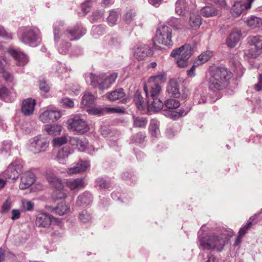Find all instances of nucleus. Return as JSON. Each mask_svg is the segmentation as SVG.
I'll return each instance as SVG.
<instances>
[{
	"label": "nucleus",
	"instance_id": "obj_1",
	"mask_svg": "<svg viewBox=\"0 0 262 262\" xmlns=\"http://www.w3.org/2000/svg\"><path fill=\"white\" fill-rule=\"evenodd\" d=\"M231 77V73L226 68H217L212 72L208 81V87L213 91H219L225 88L229 80Z\"/></svg>",
	"mask_w": 262,
	"mask_h": 262
},
{
	"label": "nucleus",
	"instance_id": "obj_2",
	"mask_svg": "<svg viewBox=\"0 0 262 262\" xmlns=\"http://www.w3.org/2000/svg\"><path fill=\"white\" fill-rule=\"evenodd\" d=\"M200 246L203 249L216 250L221 251L223 250L225 241L222 236H217L214 234L208 237L199 236Z\"/></svg>",
	"mask_w": 262,
	"mask_h": 262
},
{
	"label": "nucleus",
	"instance_id": "obj_3",
	"mask_svg": "<svg viewBox=\"0 0 262 262\" xmlns=\"http://www.w3.org/2000/svg\"><path fill=\"white\" fill-rule=\"evenodd\" d=\"M29 150L33 154H37L44 152L49 146V140L42 135L36 136L30 140Z\"/></svg>",
	"mask_w": 262,
	"mask_h": 262
},
{
	"label": "nucleus",
	"instance_id": "obj_4",
	"mask_svg": "<svg viewBox=\"0 0 262 262\" xmlns=\"http://www.w3.org/2000/svg\"><path fill=\"white\" fill-rule=\"evenodd\" d=\"M250 48L245 53L250 57L256 58L262 53V36H251L248 38Z\"/></svg>",
	"mask_w": 262,
	"mask_h": 262
},
{
	"label": "nucleus",
	"instance_id": "obj_5",
	"mask_svg": "<svg viewBox=\"0 0 262 262\" xmlns=\"http://www.w3.org/2000/svg\"><path fill=\"white\" fill-rule=\"evenodd\" d=\"M158 43L165 46H171L172 29L166 26H161L156 31L155 43Z\"/></svg>",
	"mask_w": 262,
	"mask_h": 262
},
{
	"label": "nucleus",
	"instance_id": "obj_6",
	"mask_svg": "<svg viewBox=\"0 0 262 262\" xmlns=\"http://www.w3.org/2000/svg\"><path fill=\"white\" fill-rule=\"evenodd\" d=\"M47 179L54 188L53 196L56 199H63L67 197L66 191L60 179L57 178L52 174H47Z\"/></svg>",
	"mask_w": 262,
	"mask_h": 262
},
{
	"label": "nucleus",
	"instance_id": "obj_7",
	"mask_svg": "<svg viewBox=\"0 0 262 262\" xmlns=\"http://www.w3.org/2000/svg\"><path fill=\"white\" fill-rule=\"evenodd\" d=\"M117 76V74L116 73L110 74L105 77L100 76H96L92 74L90 78L93 85H98L100 89H106L115 82Z\"/></svg>",
	"mask_w": 262,
	"mask_h": 262
},
{
	"label": "nucleus",
	"instance_id": "obj_8",
	"mask_svg": "<svg viewBox=\"0 0 262 262\" xmlns=\"http://www.w3.org/2000/svg\"><path fill=\"white\" fill-rule=\"evenodd\" d=\"M39 34V31L37 29L26 28L21 37V41L25 43L29 44L30 46H34L40 38Z\"/></svg>",
	"mask_w": 262,
	"mask_h": 262
},
{
	"label": "nucleus",
	"instance_id": "obj_9",
	"mask_svg": "<svg viewBox=\"0 0 262 262\" xmlns=\"http://www.w3.org/2000/svg\"><path fill=\"white\" fill-rule=\"evenodd\" d=\"M254 0H247L246 2L236 1L234 3L231 9L230 12L234 17L239 16L245 10L251 8Z\"/></svg>",
	"mask_w": 262,
	"mask_h": 262
},
{
	"label": "nucleus",
	"instance_id": "obj_10",
	"mask_svg": "<svg viewBox=\"0 0 262 262\" xmlns=\"http://www.w3.org/2000/svg\"><path fill=\"white\" fill-rule=\"evenodd\" d=\"M23 166L20 163H11L4 172L6 179L15 180L18 179L22 171Z\"/></svg>",
	"mask_w": 262,
	"mask_h": 262
},
{
	"label": "nucleus",
	"instance_id": "obj_11",
	"mask_svg": "<svg viewBox=\"0 0 262 262\" xmlns=\"http://www.w3.org/2000/svg\"><path fill=\"white\" fill-rule=\"evenodd\" d=\"M61 116L60 111L47 110L43 112L39 116V119L43 123L58 120Z\"/></svg>",
	"mask_w": 262,
	"mask_h": 262
},
{
	"label": "nucleus",
	"instance_id": "obj_12",
	"mask_svg": "<svg viewBox=\"0 0 262 262\" xmlns=\"http://www.w3.org/2000/svg\"><path fill=\"white\" fill-rule=\"evenodd\" d=\"M192 49L189 45H185L181 47L173 50L171 53V56L176 57L177 56L188 59L191 56Z\"/></svg>",
	"mask_w": 262,
	"mask_h": 262
},
{
	"label": "nucleus",
	"instance_id": "obj_13",
	"mask_svg": "<svg viewBox=\"0 0 262 262\" xmlns=\"http://www.w3.org/2000/svg\"><path fill=\"white\" fill-rule=\"evenodd\" d=\"M144 90L147 98L149 108L154 111H158L162 109L163 106V103L161 100L158 97H149L147 88L146 85L144 86Z\"/></svg>",
	"mask_w": 262,
	"mask_h": 262
},
{
	"label": "nucleus",
	"instance_id": "obj_14",
	"mask_svg": "<svg viewBox=\"0 0 262 262\" xmlns=\"http://www.w3.org/2000/svg\"><path fill=\"white\" fill-rule=\"evenodd\" d=\"M241 36V30L236 28L233 29L226 39V45L230 48L235 47L240 40Z\"/></svg>",
	"mask_w": 262,
	"mask_h": 262
},
{
	"label": "nucleus",
	"instance_id": "obj_15",
	"mask_svg": "<svg viewBox=\"0 0 262 262\" xmlns=\"http://www.w3.org/2000/svg\"><path fill=\"white\" fill-rule=\"evenodd\" d=\"M35 181L34 173L30 171H26L21 178L19 187L20 189L24 190L29 188Z\"/></svg>",
	"mask_w": 262,
	"mask_h": 262
},
{
	"label": "nucleus",
	"instance_id": "obj_16",
	"mask_svg": "<svg viewBox=\"0 0 262 262\" xmlns=\"http://www.w3.org/2000/svg\"><path fill=\"white\" fill-rule=\"evenodd\" d=\"M68 128L77 133L82 130V119L80 116L76 115L67 121Z\"/></svg>",
	"mask_w": 262,
	"mask_h": 262
},
{
	"label": "nucleus",
	"instance_id": "obj_17",
	"mask_svg": "<svg viewBox=\"0 0 262 262\" xmlns=\"http://www.w3.org/2000/svg\"><path fill=\"white\" fill-rule=\"evenodd\" d=\"M35 105L36 101L32 98H29L24 100L21 108V112L25 116L33 114Z\"/></svg>",
	"mask_w": 262,
	"mask_h": 262
},
{
	"label": "nucleus",
	"instance_id": "obj_18",
	"mask_svg": "<svg viewBox=\"0 0 262 262\" xmlns=\"http://www.w3.org/2000/svg\"><path fill=\"white\" fill-rule=\"evenodd\" d=\"M151 50L147 45H143L137 47L134 52V56L137 59L141 60L151 54Z\"/></svg>",
	"mask_w": 262,
	"mask_h": 262
},
{
	"label": "nucleus",
	"instance_id": "obj_19",
	"mask_svg": "<svg viewBox=\"0 0 262 262\" xmlns=\"http://www.w3.org/2000/svg\"><path fill=\"white\" fill-rule=\"evenodd\" d=\"M8 53L15 59L19 66H24L28 62V58L25 54L13 49H9Z\"/></svg>",
	"mask_w": 262,
	"mask_h": 262
},
{
	"label": "nucleus",
	"instance_id": "obj_20",
	"mask_svg": "<svg viewBox=\"0 0 262 262\" xmlns=\"http://www.w3.org/2000/svg\"><path fill=\"white\" fill-rule=\"evenodd\" d=\"M167 91L171 96L175 97H179L180 96V87L178 82L176 79H171L169 81Z\"/></svg>",
	"mask_w": 262,
	"mask_h": 262
},
{
	"label": "nucleus",
	"instance_id": "obj_21",
	"mask_svg": "<svg viewBox=\"0 0 262 262\" xmlns=\"http://www.w3.org/2000/svg\"><path fill=\"white\" fill-rule=\"evenodd\" d=\"M51 223V216L46 213L38 214L36 220V225L38 227L46 228L49 227Z\"/></svg>",
	"mask_w": 262,
	"mask_h": 262
},
{
	"label": "nucleus",
	"instance_id": "obj_22",
	"mask_svg": "<svg viewBox=\"0 0 262 262\" xmlns=\"http://www.w3.org/2000/svg\"><path fill=\"white\" fill-rule=\"evenodd\" d=\"M202 23L201 16L195 12H191L188 20L189 28L196 29L200 27Z\"/></svg>",
	"mask_w": 262,
	"mask_h": 262
},
{
	"label": "nucleus",
	"instance_id": "obj_23",
	"mask_svg": "<svg viewBox=\"0 0 262 262\" xmlns=\"http://www.w3.org/2000/svg\"><path fill=\"white\" fill-rule=\"evenodd\" d=\"M66 34L70 40H75L80 38L81 31L78 26H75L67 29Z\"/></svg>",
	"mask_w": 262,
	"mask_h": 262
},
{
	"label": "nucleus",
	"instance_id": "obj_24",
	"mask_svg": "<svg viewBox=\"0 0 262 262\" xmlns=\"http://www.w3.org/2000/svg\"><path fill=\"white\" fill-rule=\"evenodd\" d=\"M105 96L109 101H115L123 98L125 96V93L123 89L120 88L107 93Z\"/></svg>",
	"mask_w": 262,
	"mask_h": 262
},
{
	"label": "nucleus",
	"instance_id": "obj_25",
	"mask_svg": "<svg viewBox=\"0 0 262 262\" xmlns=\"http://www.w3.org/2000/svg\"><path fill=\"white\" fill-rule=\"evenodd\" d=\"M72 150L69 146H64L59 150L57 154V160L60 163L64 164L66 159L72 154Z\"/></svg>",
	"mask_w": 262,
	"mask_h": 262
},
{
	"label": "nucleus",
	"instance_id": "obj_26",
	"mask_svg": "<svg viewBox=\"0 0 262 262\" xmlns=\"http://www.w3.org/2000/svg\"><path fill=\"white\" fill-rule=\"evenodd\" d=\"M201 14L206 17H212L218 14V11L214 7L206 6L201 9Z\"/></svg>",
	"mask_w": 262,
	"mask_h": 262
},
{
	"label": "nucleus",
	"instance_id": "obj_27",
	"mask_svg": "<svg viewBox=\"0 0 262 262\" xmlns=\"http://www.w3.org/2000/svg\"><path fill=\"white\" fill-rule=\"evenodd\" d=\"M247 25L254 29L262 26V18L251 16L247 20Z\"/></svg>",
	"mask_w": 262,
	"mask_h": 262
},
{
	"label": "nucleus",
	"instance_id": "obj_28",
	"mask_svg": "<svg viewBox=\"0 0 262 262\" xmlns=\"http://www.w3.org/2000/svg\"><path fill=\"white\" fill-rule=\"evenodd\" d=\"M187 11L185 0H178L176 3V12L179 15H184Z\"/></svg>",
	"mask_w": 262,
	"mask_h": 262
},
{
	"label": "nucleus",
	"instance_id": "obj_29",
	"mask_svg": "<svg viewBox=\"0 0 262 262\" xmlns=\"http://www.w3.org/2000/svg\"><path fill=\"white\" fill-rule=\"evenodd\" d=\"M212 52L210 51H207L202 53L198 57V59L195 61V64L197 66H199L207 62L212 56Z\"/></svg>",
	"mask_w": 262,
	"mask_h": 262
},
{
	"label": "nucleus",
	"instance_id": "obj_30",
	"mask_svg": "<svg viewBox=\"0 0 262 262\" xmlns=\"http://www.w3.org/2000/svg\"><path fill=\"white\" fill-rule=\"evenodd\" d=\"M45 129L49 135H57L61 131V126L56 124H48L45 126Z\"/></svg>",
	"mask_w": 262,
	"mask_h": 262
},
{
	"label": "nucleus",
	"instance_id": "obj_31",
	"mask_svg": "<svg viewBox=\"0 0 262 262\" xmlns=\"http://www.w3.org/2000/svg\"><path fill=\"white\" fill-rule=\"evenodd\" d=\"M70 207L67 204H66L63 201L58 203L57 206L54 209V212L55 213L59 214V215H62L66 213L69 211Z\"/></svg>",
	"mask_w": 262,
	"mask_h": 262
},
{
	"label": "nucleus",
	"instance_id": "obj_32",
	"mask_svg": "<svg viewBox=\"0 0 262 262\" xmlns=\"http://www.w3.org/2000/svg\"><path fill=\"white\" fill-rule=\"evenodd\" d=\"M149 86H150L151 88L150 95H148L149 97H158L161 90V86L159 85V83L149 84Z\"/></svg>",
	"mask_w": 262,
	"mask_h": 262
},
{
	"label": "nucleus",
	"instance_id": "obj_33",
	"mask_svg": "<svg viewBox=\"0 0 262 262\" xmlns=\"http://www.w3.org/2000/svg\"><path fill=\"white\" fill-rule=\"evenodd\" d=\"M82 184V178L70 180L66 182V185L71 190H74Z\"/></svg>",
	"mask_w": 262,
	"mask_h": 262
},
{
	"label": "nucleus",
	"instance_id": "obj_34",
	"mask_svg": "<svg viewBox=\"0 0 262 262\" xmlns=\"http://www.w3.org/2000/svg\"><path fill=\"white\" fill-rule=\"evenodd\" d=\"M165 75L164 74H160L156 76H154L149 78L148 80V84L159 83V85L165 80Z\"/></svg>",
	"mask_w": 262,
	"mask_h": 262
},
{
	"label": "nucleus",
	"instance_id": "obj_35",
	"mask_svg": "<svg viewBox=\"0 0 262 262\" xmlns=\"http://www.w3.org/2000/svg\"><path fill=\"white\" fill-rule=\"evenodd\" d=\"M82 171V161L80 160L76 164V166L73 167L69 168L67 170V173L69 176L76 174L80 173Z\"/></svg>",
	"mask_w": 262,
	"mask_h": 262
},
{
	"label": "nucleus",
	"instance_id": "obj_36",
	"mask_svg": "<svg viewBox=\"0 0 262 262\" xmlns=\"http://www.w3.org/2000/svg\"><path fill=\"white\" fill-rule=\"evenodd\" d=\"M159 122L155 120H152L149 125V131L152 136H157L159 132Z\"/></svg>",
	"mask_w": 262,
	"mask_h": 262
},
{
	"label": "nucleus",
	"instance_id": "obj_37",
	"mask_svg": "<svg viewBox=\"0 0 262 262\" xmlns=\"http://www.w3.org/2000/svg\"><path fill=\"white\" fill-rule=\"evenodd\" d=\"M134 126L137 127H145L147 124V120L145 118L134 117Z\"/></svg>",
	"mask_w": 262,
	"mask_h": 262
},
{
	"label": "nucleus",
	"instance_id": "obj_38",
	"mask_svg": "<svg viewBox=\"0 0 262 262\" xmlns=\"http://www.w3.org/2000/svg\"><path fill=\"white\" fill-rule=\"evenodd\" d=\"M22 208L24 211H32L34 209L35 204L31 201L23 200L21 201Z\"/></svg>",
	"mask_w": 262,
	"mask_h": 262
},
{
	"label": "nucleus",
	"instance_id": "obj_39",
	"mask_svg": "<svg viewBox=\"0 0 262 262\" xmlns=\"http://www.w3.org/2000/svg\"><path fill=\"white\" fill-rule=\"evenodd\" d=\"M95 98L94 96L90 92H86L85 93L83 97V104L85 101V105H89L93 104L94 102Z\"/></svg>",
	"mask_w": 262,
	"mask_h": 262
},
{
	"label": "nucleus",
	"instance_id": "obj_40",
	"mask_svg": "<svg viewBox=\"0 0 262 262\" xmlns=\"http://www.w3.org/2000/svg\"><path fill=\"white\" fill-rule=\"evenodd\" d=\"M165 105L167 108L173 109L178 107L180 106V103L179 101L177 100L170 99L165 102Z\"/></svg>",
	"mask_w": 262,
	"mask_h": 262
},
{
	"label": "nucleus",
	"instance_id": "obj_41",
	"mask_svg": "<svg viewBox=\"0 0 262 262\" xmlns=\"http://www.w3.org/2000/svg\"><path fill=\"white\" fill-rule=\"evenodd\" d=\"M117 14L114 11H111L110 13V15L108 16L107 19L108 23L111 26H113L115 24L117 20Z\"/></svg>",
	"mask_w": 262,
	"mask_h": 262
},
{
	"label": "nucleus",
	"instance_id": "obj_42",
	"mask_svg": "<svg viewBox=\"0 0 262 262\" xmlns=\"http://www.w3.org/2000/svg\"><path fill=\"white\" fill-rule=\"evenodd\" d=\"M104 111H105L108 113L115 114V113H124V110L120 107H106L104 108Z\"/></svg>",
	"mask_w": 262,
	"mask_h": 262
},
{
	"label": "nucleus",
	"instance_id": "obj_43",
	"mask_svg": "<svg viewBox=\"0 0 262 262\" xmlns=\"http://www.w3.org/2000/svg\"><path fill=\"white\" fill-rule=\"evenodd\" d=\"M176 62L178 66L181 68H184L186 67L188 64V61L187 59L179 57L176 59Z\"/></svg>",
	"mask_w": 262,
	"mask_h": 262
},
{
	"label": "nucleus",
	"instance_id": "obj_44",
	"mask_svg": "<svg viewBox=\"0 0 262 262\" xmlns=\"http://www.w3.org/2000/svg\"><path fill=\"white\" fill-rule=\"evenodd\" d=\"M11 201L9 198H7L6 200L3 204L2 206V213H6L11 208Z\"/></svg>",
	"mask_w": 262,
	"mask_h": 262
},
{
	"label": "nucleus",
	"instance_id": "obj_45",
	"mask_svg": "<svg viewBox=\"0 0 262 262\" xmlns=\"http://www.w3.org/2000/svg\"><path fill=\"white\" fill-rule=\"evenodd\" d=\"M104 109L100 107H92L86 110V112L91 115H100L102 113Z\"/></svg>",
	"mask_w": 262,
	"mask_h": 262
},
{
	"label": "nucleus",
	"instance_id": "obj_46",
	"mask_svg": "<svg viewBox=\"0 0 262 262\" xmlns=\"http://www.w3.org/2000/svg\"><path fill=\"white\" fill-rule=\"evenodd\" d=\"M96 185L101 189H104L108 187V184L103 178H99L96 180Z\"/></svg>",
	"mask_w": 262,
	"mask_h": 262
},
{
	"label": "nucleus",
	"instance_id": "obj_47",
	"mask_svg": "<svg viewBox=\"0 0 262 262\" xmlns=\"http://www.w3.org/2000/svg\"><path fill=\"white\" fill-rule=\"evenodd\" d=\"M39 86L40 90L45 93L48 92L50 89L49 84L44 80H39Z\"/></svg>",
	"mask_w": 262,
	"mask_h": 262
},
{
	"label": "nucleus",
	"instance_id": "obj_48",
	"mask_svg": "<svg viewBox=\"0 0 262 262\" xmlns=\"http://www.w3.org/2000/svg\"><path fill=\"white\" fill-rule=\"evenodd\" d=\"M61 102L62 103V105L65 107H73L74 106V103L73 101L69 98H64L61 100Z\"/></svg>",
	"mask_w": 262,
	"mask_h": 262
},
{
	"label": "nucleus",
	"instance_id": "obj_49",
	"mask_svg": "<svg viewBox=\"0 0 262 262\" xmlns=\"http://www.w3.org/2000/svg\"><path fill=\"white\" fill-rule=\"evenodd\" d=\"M67 142V139L65 137H61L55 138L53 140V144L55 146H61Z\"/></svg>",
	"mask_w": 262,
	"mask_h": 262
},
{
	"label": "nucleus",
	"instance_id": "obj_50",
	"mask_svg": "<svg viewBox=\"0 0 262 262\" xmlns=\"http://www.w3.org/2000/svg\"><path fill=\"white\" fill-rule=\"evenodd\" d=\"M92 4V0H85L83 3V13H87L90 10Z\"/></svg>",
	"mask_w": 262,
	"mask_h": 262
},
{
	"label": "nucleus",
	"instance_id": "obj_51",
	"mask_svg": "<svg viewBox=\"0 0 262 262\" xmlns=\"http://www.w3.org/2000/svg\"><path fill=\"white\" fill-rule=\"evenodd\" d=\"M135 15V13L132 11L127 12L124 16L126 23L129 24L134 19Z\"/></svg>",
	"mask_w": 262,
	"mask_h": 262
},
{
	"label": "nucleus",
	"instance_id": "obj_52",
	"mask_svg": "<svg viewBox=\"0 0 262 262\" xmlns=\"http://www.w3.org/2000/svg\"><path fill=\"white\" fill-rule=\"evenodd\" d=\"M92 201V196L89 192H85L83 195V203L89 205Z\"/></svg>",
	"mask_w": 262,
	"mask_h": 262
},
{
	"label": "nucleus",
	"instance_id": "obj_53",
	"mask_svg": "<svg viewBox=\"0 0 262 262\" xmlns=\"http://www.w3.org/2000/svg\"><path fill=\"white\" fill-rule=\"evenodd\" d=\"M252 225V222H248L246 225L241 228L238 232L240 236H243L246 233L248 229Z\"/></svg>",
	"mask_w": 262,
	"mask_h": 262
},
{
	"label": "nucleus",
	"instance_id": "obj_54",
	"mask_svg": "<svg viewBox=\"0 0 262 262\" xmlns=\"http://www.w3.org/2000/svg\"><path fill=\"white\" fill-rule=\"evenodd\" d=\"M0 36L8 39H12V35L7 32L3 26L0 25Z\"/></svg>",
	"mask_w": 262,
	"mask_h": 262
},
{
	"label": "nucleus",
	"instance_id": "obj_55",
	"mask_svg": "<svg viewBox=\"0 0 262 262\" xmlns=\"http://www.w3.org/2000/svg\"><path fill=\"white\" fill-rule=\"evenodd\" d=\"M9 90L5 86L0 88V99L7 97L9 94Z\"/></svg>",
	"mask_w": 262,
	"mask_h": 262
},
{
	"label": "nucleus",
	"instance_id": "obj_56",
	"mask_svg": "<svg viewBox=\"0 0 262 262\" xmlns=\"http://www.w3.org/2000/svg\"><path fill=\"white\" fill-rule=\"evenodd\" d=\"M7 63L6 59L4 57H0V73L4 72Z\"/></svg>",
	"mask_w": 262,
	"mask_h": 262
},
{
	"label": "nucleus",
	"instance_id": "obj_57",
	"mask_svg": "<svg viewBox=\"0 0 262 262\" xmlns=\"http://www.w3.org/2000/svg\"><path fill=\"white\" fill-rule=\"evenodd\" d=\"M187 114L186 112H184L182 111H180L179 112H173L171 114V117L176 120L177 119V118H178L179 117L182 116V115H183L184 114L186 115Z\"/></svg>",
	"mask_w": 262,
	"mask_h": 262
},
{
	"label": "nucleus",
	"instance_id": "obj_58",
	"mask_svg": "<svg viewBox=\"0 0 262 262\" xmlns=\"http://www.w3.org/2000/svg\"><path fill=\"white\" fill-rule=\"evenodd\" d=\"M20 214L18 210L13 209L12 210V216L11 218L12 220L18 219L20 217Z\"/></svg>",
	"mask_w": 262,
	"mask_h": 262
},
{
	"label": "nucleus",
	"instance_id": "obj_59",
	"mask_svg": "<svg viewBox=\"0 0 262 262\" xmlns=\"http://www.w3.org/2000/svg\"><path fill=\"white\" fill-rule=\"evenodd\" d=\"M175 25H173V27L174 28H176V29H180L183 28V21L181 19H175Z\"/></svg>",
	"mask_w": 262,
	"mask_h": 262
},
{
	"label": "nucleus",
	"instance_id": "obj_60",
	"mask_svg": "<svg viewBox=\"0 0 262 262\" xmlns=\"http://www.w3.org/2000/svg\"><path fill=\"white\" fill-rule=\"evenodd\" d=\"M60 30L58 27H55L54 29V40L57 41L60 37Z\"/></svg>",
	"mask_w": 262,
	"mask_h": 262
},
{
	"label": "nucleus",
	"instance_id": "obj_61",
	"mask_svg": "<svg viewBox=\"0 0 262 262\" xmlns=\"http://www.w3.org/2000/svg\"><path fill=\"white\" fill-rule=\"evenodd\" d=\"M255 89L256 91H259L262 89V76L259 75L258 82L255 85Z\"/></svg>",
	"mask_w": 262,
	"mask_h": 262
},
{
	"label": "nucleus",
	"instance_id": "obj_62",
	"mask_svg": "<svg viewBox=\"0 0 262 262\" xmlns=\"http://www.w3.org/2000/svg\"><path fill=\"white\" fill-rule=\"evenodd\" d=\"M103 11L101 10H97L93 14V16L95 19L101 18L103 15Z\"/></svg>",
	"mask_w": 262,
	"mask_h": 262
},
{
	"label": "nucleus",
	"instance_id": "obj_63",
	"mask_svg": "<svg viewBox=\"0 0 262 262\" xmlns=\"http://www.w3.org/2000/svg\"><path fill=\"white\" fill-rule=\"evenodd\" d=\"M214 2L223 8L227 7V4L225 0H213Z\"/></svg>",
	"mask_w": 262,
	"mask_h": 262
},
{
	"label": "nucleus",
	"instance_id": "obj_64",
	"mask_svg": "<svg viewBox=\"0 0 262 262\" xmlns=\"http://www.w3.org/2000/svg\"><path fill=\"white\" fill-rule=\"evenodd\" d=\"M195 65H193L192 66V67L190 68V70H188L187 71V75L189 77H193L195 75Z\"/></svg>",
	"mask_w": 262,
	"mask_h": 262
}]
</instances>
